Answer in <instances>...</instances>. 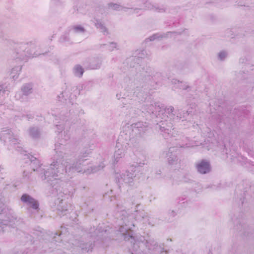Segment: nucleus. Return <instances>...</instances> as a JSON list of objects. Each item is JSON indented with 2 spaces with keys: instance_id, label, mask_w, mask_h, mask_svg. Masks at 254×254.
I'll return each mask as SVG.
<instances>
[{
  "instance_id": "16",
  "label": "nucleus",
  "mask_w": 254,
  "mask_h": 254,
  "mask_svg": "<svg viewBox=\"0 0 254 254\" xmlns=\"http://www.w3.org/2000/svg\"><path fill=\"white\" fill-rule=\"evenodd\" d=\"M116 47V43H112L110 44V46H109V50H113V49L114 48H115Z\"/></svg>"
},
{
  "instance_id": "7",
  "label": "nucleus",
  "mask_w": 254,
  "mask_h": 254,
  "mask_svg": "<svg viewBox=\"0 0 254 254\" xmlns=\"http://www.w3.org/2000/svg\"><path fill=\"white\" fill-rule=\"evenodd\" d=\"M74 73L76 76H81L83 74V69L81 66L77 65L74 68Z\"/></svg>"
},
{
  "instance_id": "24",
  "label": "nucleus",
  "mask_w": 254,
  "mask_h": 254,
  "mask_svg": "<svg viewBox=\"0 0 254 254\" xmlns=\"http://www.w3.org/2000/svg\"><path fill=\"white\" fill-rule=\"evenodd\" d=\"M185 146V145H183L181 146V147H184Z\"/></svg>"
},
{
  "instance_id": "8",
  "label": "nucleus",
  "mask_w": 254,
  "mask_h": 254,
  "mask_svg": "<svg viewBox=\"0 0 254 254\" xmlns=\"http://www.w3.org/2000/svg\"><path fill=\"white\" fill-rule=\"evenodd\" d=\"M110 7L113 9L120 10L123 9V7L117 4H110L109 5Z\"/></svg>"
},
{
  "instance_id": "10",
  "label": "nucleus",
  "mask_w": 254,
  "mask_h": 254,
  "mask_svg": "<svg viewBox=\"0 0 254 254\" xmlns=\"http://www.w3.org/2000/svg\"><path fill=\"white\" fill-rule=\"evenodd\" d=\"M96 26L97 28H99L101 30V31L105 33V32H106L107 29L105 26L101 23L97 22L96 23Z\"/></svg>"
},
{
  "instance_id": "14",
  "label": "nucleus",
  "mask_w": 254,
  "mask_h": 254,
  "mask_svg": "<svg viewBox=\"0 0 254 254\" xmlns=\"http://www.w3.org/2000/svg\"><path fill=\"white\" fill-rule=\"evenodd\" d=\"M74 30H75V32H83L84 31V28L83 27L80 26H75L74 27Z\"/></svg>"
},
{
  "instance_id": "9",
  "label": "nucleus",
  "mask_w": 254,
  "mask_h": 254,
  "mask_svg": "<svg viewBox=\"0 0 254 254\" xmlns=\"http://www.w3.org/2000/svg\"><path fill=\"white\" fill-rule=\"evenodd\" d=\"M30 134L33 137H36L39 133L37 129L33 128L30 130Z\"/></svg>"
},
{
  "instance_id": "21",
  "label": "nucleus",
  "mask_w": 254,
  "mask_h": 254,
  "mask_svg": "<svg viewBox=\"0 0 254 254\" xmlns=\"http://www.w3.org/2000/svg\"><path fill=\"white\" fill-rule=\"evenodd\" d=\"M16 98L17 99L20 100V93H17L15 95Z\"/></svg>"
},
{
  "instance_id": "19",
  "label": "nucleus",
  "mask_w": 254,
  "mask_h": 254,
  "mask_svg": "<svg viewBox=\"0 0 254 254\" xmlns=\"http://www.w3.org/2000/svg\"><path fill=\"white\" fill-rule=\"evenodd\" d=\"M128 176V175H127V176L126 177L125 175L124 176V178H123V180L124 181H125L126 183H127V182H129V177H127V176Z\"/></svg>"
},
{
  "instance_id": "1",
  "label": "nucleus",
  "mask_w": 254,
  "mask_h": 254,
  "mask_svg": "<svg viewBox=\"0 0 254 254\" xmlns=\"http://www.w3.org/2000/svg\"><path fill=\"white\" fill-rule=\"evenodd\" d=\"M71 170L77 172L82 171L76 166L74 167L69 166L68 162L64 160L63 158H59L56 161H54L51 164L50 168L45 172L44 178L43 176L42 178L43 179H47L48 182L52 181L56 179V177L58 176V173L69 172Z\"/></svg>"
},
{
  "instance_id": "5",
  "label": "nucleus",
  "mask_w": 254,
  "mask_h": 254,
  "mask_svg": "<svg viewBox=\"0 0 254 254\" xmlns=\"http://www.w3.org/2000/svg\"><path fill=\"white\" fill-rule=\"evenodd\" d=\"M31 86L30 84L26 85L24 86L22 89L21 92L22 94L24 96H27L31 92Z\"/></svg>"
},
{
  "instance_id": "13",
  "label": "nucleus",
  "mask_w": 254,
  "mask_h": 254,
  "mask_svg": "<svg viewBox=\"0 0 254 254\" xmlns=\"http://www.w3.org/2000/svg\"><path fill=\"white\" fill-rule=\"evenodd\" d=\"M122 157V151L119 149L117 151H116L115 153V157L116 159H118V158Z\"/></svg>"
},
{
  "instance_id": "17",
  "label": "nucleus",
  "mask_w": 254,
  "mask_h": 254,
  "mask_svg": "<svg viewBox=\"0 0 254 254\" xmlns=\"http://www.w3.org/2000/svg\"><path fill=\"white\" fill-rule=\"evenodd\" d=\"M155 111L152 112V113H154L155 114H156L157 112H160L162 111L161 108L159 107V106H158L157 107H155Z\"/></svg>"
},
{
  "instance_id": "22",
  "label": "nucleus",
  "mask_w": 254,
  "mask_h": 254,
  "mask_svg": "<svg viewBox=\"0 0 254 254\" xmlns=\"http://www.w3.org/2000/svg\"><path fill=\"white\" fill-rule=\"evenodd\" d=\"M2 87L0 86V95L1 93H3L4 91L2 90Z\"/></svg>"
},
{
  "instance_id": "11",
  "label": "nucleus",
  "mask_w": 254,
  "mask_h": 254,
  "mask_svg": "<svg viewBox=\"0 0 254 254\" xmlns=\"http://www.w3.org/2000/svg\"><path fill=\"white\" fill-rule=\"evenodd\" d=\"M174 84H178L177 87L180 89H186V88L185 87L184 85H183V83L182 82H180L179 81H177V80H175L174 81Z\"/></svg>"
},
{
  "instance_id": "4",
  "label": "nucleus",
  "mask_w": 254,
  "mask_h": 254,
  "mask_svg": "<svg viewBox=\"0 0 254 254\" xmlns=\"http://www.w3.org/2000/svg\"><path fill=\"white\" fill-rule=\"evenodd\" d=\"M198 171L201 174H206L210 170V166L209 162L202 161L197 165Z\"/></svg>"
},
{
  "instance_id": "20",
  "label": "nucleus",
  "mask_w": 254,
  "mask_h": 254,
  "mask_svg": "<svg viewBox=\"0 0 254 254\" xmlns=\"http://www.w3.org/2000/svg\"><path fill=\"white\" fill-rule=\"evenodd\" d=\"M160 130H161V131H164L165 133H167V131H168V129H166V128H164V127H160Z\"/></svg>"
},
{
  "instance_id": "23",
  "label": "nucleus",
  "mask_w": 254,
  "mask_h": 254,
  "mask_svg": "<svg viewBox=\"0 0 254 254\" xmlns=\"http://www.w3.org/2000/svg\"><path fill=\"white\" fill-rule=\"evenodd\" d=\"M137 125V127H139L140 123L137 124V125Z\"/></svg>"
},
{
  "instance_id": "2",
  "label": "nucleus",
  "mask_w": 254,
  "mask_h": 254,
  "mask_svg": "<svg viewBox=\"0 0 254 254\" xmlns=\"http://www.w3.org/2000/svg\"><path fill=\"white\" fill-rule=\"evenodd\" d=\"M21 200L33 209H37L39 207V203L38 201L29 195L26 194H23L21 198Z\"/></svg>"
},
{
  "instance_id": "18",
  "label": "nucleus",
  "mask_w": 254,
  "mask_h": 254,
  "mask_svg": "<svg viewBox=\"0 0 254 254\" xmlns=\"http://www.w3.org/2000/svg\"><path fill=\"white\" fill-rule=\"evenodd\" d=\"M158 38H159V37L157 36V35L155 34V35L150 37L149 39L150 41H152V40H154V39H157Z\"/></svg>"
},
{
  "instance_id": "25",
  "label": "nucleus",
  "mask_w": 254,
  "mask_h": 254,
  "mask_svg": "<svg viewBox=\"0 0 254 254\" xmlns=\"http://www.w3.org/2000/svg\"><path fill=\"white\" fill-rule=\"evenodd\" d=\"M171 110L172 111H173V108H171Z\"/></svg>"
},
{
  "instance_id": "6",
  "label": "nucleus",
  "mask_w": 254,
  "mask_h": 254,
  "mask_svg": "<svg viewBox=\"0 0 254 254\" xmlns=\"http://www.w3.org/2000/svg\"><path fill=\"white\" fill-rule=\"evenodd\" d=\"M120 231L124 236V239L125 240H129L130 238L133 239V237H132V235H130L129 233L128 234H127V229H125L124 227L121 228L120 229Z\"/></svg>"
},
{
  "instance_id": "12",
  "label": "nucleus",
  "mask_w": 254,
  "mask_h": 254,
  "mask_svg": "<svg viewBox=\"0 0 254 254\" xmlns=\"http://www.w3.org/2000/svg\"><path fill=\"white\" fill-rule=\"evenodd\" d=\"M227 53L226 52H221L219 54V58L221 60H224L225 57L227 56Z\"/></svg>"
},
{
  "instance_id": "3",
  "label": "nucleus",
  "mask_w": 254,
  "mask_h": 254,
  "mask_svg": "<svg viewBox=\"0 0 254 254\" xmlns=\"http://www.w3.org/2000/svg\"><path fill=\"white\" fill-rule=\"evenodd\" d=\"M0 139L5 142H10L12 144H16L17 141V139L14 137L9 131H3L0 134Z\"/></svg>"
},
{
  "instance_id": "15",
  "label": "nucleus",
  "mask_w": 254,
  "mask_h": 254,
  "mask_svg": "<svg viewBox=\"0 0 254 254\" xmlns=\"http://www.w3.org/2000/svg\"><path fill=\"white\" fill-rule=\"evenodd\" d=\"M35 164H38V166L40 167V165H39V161L38 160H34V161H31V164H30V165L33 168V170H35L36 169H37V168H35L34 167V165Z\"/></svg>"
}]
</instances>
